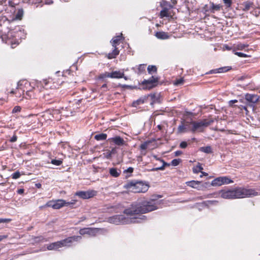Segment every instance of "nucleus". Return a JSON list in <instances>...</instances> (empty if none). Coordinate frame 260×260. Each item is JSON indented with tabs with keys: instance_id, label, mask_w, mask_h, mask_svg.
<instances>
[{
	"instance_id": "nucleus-1",
	"label": "nucleus",
	"mask_w": 260,
	"mask_h": 260,
	"mask_svg": "<svg viewBox=\"0 0 260 260\" xmlns=\"http://www.w3.org/2000/svg\"><path fill=\"white\" fill-rule=\"evenodd\" d=\"M157 208L155 201L152 200L145 201L141 204L132 205L131 207L125 209L123 213L126 216L123 215H115L110 217L108 221L115 224L140 223L146 220V216L139 214L155 210Z\"/></svg>"
},
{
	"instance_id": "nucleus-2",
	"label": "nucleus",
	"mask_w": 260,
	"mask_h": 260,
	"mask_svg": "<svg viewBox=\"0 0 260 260\" xmlns=\"http://www.w3.org/2000/svg\"><path fill=\"white\" fill-rule=\"evenodd\" d=\"M219 193L221 198L226 199H241L256 196L259 194L253 189L244 187H236L233 189L221 190Z\"/></svg>"
},
{
	"instance_id": "nucleus-3",
	"label": "nucleus",
	"mask_w": 260,
	"mask_h": 260,
	"mask_svg": "<svg viewBox=\"0 0 260 260\" xmlns=\"http://www.w3.org/2000/svg\"><path fill=\"white\" fill-rule=\"evenodd\" d=\"M149 185L140 181H131L128 182L124 185V188L129 191L135 193L146 192L148 188Z\"/></svg>"
},
{
	"instance_id": "nucleus-4",
	"label": "nucleus",
	"mask_w": 260,
	"mask_h": 260,
	"mask_svg": "<svg viewBox=\"0 0 260 260\" xmlns=\"http://www.w3.org/2000/svg\"><path fill=\"white\" fill-rule=\"evenodd\" d=\"M76 201L72 200L71 202H66L64 200H58L55 202H48L44 207H50L55 209H59L64 206H71L75 204Z\"/></svg>"
},
{
	"instance_id": "nucleus-5",
	"label": "nucleus",
	"mask_w": 260,
	"mask_h": 260,
	"mask_svg": "<svg viewBox=\"0 0 260 260\" xmlns=\"http://www.w3.org/2000/svg\"><path fill=\"white\" fill-rule=\"evenodd\" d=\"M213 122V120H204L199 122L192 121L191 124L192 125V128L191 131L194 133L196 131H202V128L204 127H207L211 123Z\"/></svg>"
},
{
	"instance_id": "nucleus-6",
	"label": "nucleus",
	"mask_w": 260,
	"mask_h": 260,
	"mask_svg": "<svg viewBox=\"0 0 260 260\" xmlns=\"http://www.w3.org/2000/svg\"><path fill=\"white\" fill-rule=\"evenodd\" d=\"M234 181L227 176L219 177L214 179L211 182L212 186H220L223 184H229Z\"/></svg>"
},
{
	"instance_id": "nucleus-7",
	"label": "nucleus",
	"mask_w": 260,
	"mask_h": 260,
	"mask_svg": "<svg viewBox=\"0 0 260 260\" xmlns=\"http://www.w3.org/2000/svg\"><path fill=\"white\" fill-rule=\"evenodd\" d=\"M158 78L157 77L152 76V77L148 80H144L142 83L143 89H150L155 87L158 82Z\"/></svg>"
},
{
	"instance_id": "nucleus-8",
	"label": "nucleus",
	"mask_w": 260,
	"mask_h": 260,
	"mask_svg": "<svg viewBox=\"0 0 260 260\" xmlns=\"http://www.w3.org/2000/svg\"><path fill=\"white\" fill-rule=\"evenodd\" d=\"M97 192L94 190L80 191L76 193V195L83 199H88L96 196Z\"/></svg>"
},
{
	"instance_id": "nucleus-9",
	"label": "nucleus",
	"mask_w": 260,
	"mask_h": 260,
	"mask_svg": "<svg viewBox=\"0 0 260 260\" xmlns=\"http://www.w3.org/2000/svg\"><path fill=\"white\" fill-rule=\"evenodd\" d=\"M81 237L79 236H74L72 237H68L64 240L59 241L61 244V246L62 247H70L72 245V243L73 241H77L81 239Z\"/></svg>"
},
{
	"instance_id": "nucleus-10",
	"label": "nucleus",
	"mask_w": 260,
	"mask_h": 260,
	"mask_svg": "<svg viewBox=\"0 0 260 260\" xmlns=\"http://www.w3.org/2000/svg\"><path fill=\"white\" fill-rule=\"evenodd\" d=\"M105 77H109L112 78H124L125 80L127 78L124 76L123 72L120 71H114L112 73H106L105 74L101 75V78H103Z\"/></svg>"
},
{
	"instance_id": "nucleus-11",
	"label": "nucleus",
	"mask_w": 260,
	"mask_h": 260,
	"mask_svg": "<svg viewBox=\"0 0 260 260\" xmlns=\"http://www.w3.org/2000/svg\"><path fill=\"white\" fill-rule=\"evenodd\" d=\"M99 232V230L93 228H84L79 231L80 235L87 234L91 236H94Z\"/></svg>"
},
{
	"instance_id": "nucleus-12",
	"label": "nucleus",
	"mask_w": 260,
	"mask_h": 260,
	"mask_svg": "<svg viewBox=\"0 0 260 260\" xmlns=\"http://www.w3.org/2000/svg\"><path fill=\"white\" fill-rule=\"evenodd\" d=\"M110 142H113L115 145L122 146L124 144V140L120 136H116L108 139Z\"/></svg>"
},
{
	"instance_id": "nucleus-13",
	"label": "nucleus",
	"mask_w": 260,
	"mask_h": 260,
	"mask_svg": "<svg viewBox=\"0 0 260 260\" xmlns=\"http://www.w3.org/2000/svg\"><path fill=\"white\" fill-rule=\"evenodd\" d=\"M61 244L59 241L52 243L47 245V248L49 250H57L59 248H61Z\"/></svg>"
},
{
	"instance_id": "nucleus-14",
	"label": "nucleus",
	"mask_w": 260,
	"mask_h": 260,
	"mask_svg": "<svg viewBox=\"0 0 260 260\" xmlns=\"http://www.w3.org/2000/svg\"><path fill=\"white\" fill-rule=\"evenodd\" d=\"M153 157L157 160H159L160 162L162 163V165L160 167H157L154 168L152 169L151 171H158V170H164L165 169V168L166 166H170V164L165 162L163 160L157 159L155 155H154Z\"/></svg>"
},
{
	"instance_id": "nucleus-15",
	"label": "nucleus",
	"mask_w": 260,
	"mask_h": 260,
	"mask_svg": "<svg viewBox=\"0 0 260 260\" xmlns=\"http://www.w3.org/2000/svg\"><path fill=\"white\" fill-rule=\"evenodd\" d=\"M109 174L113 177H118L121 174V170L115 168H111L109 169Z\"/></svg>"
},
{
	"instance_id": "nucleus-16",
	"label": "nucleus",
	"mask_w": 260,
	"mask_h": 260,
	"mask_svg": "<svg viewBox=\"0 0 260 260\" xmlns=\"http://www.w3.org/2000/svg\"><path fill=\"white\" fill-rule=\"evenodd\" d=\"M155 36L158 39L165 40L169 38L168 34L164 31L156 32Z\"/></svg>"
},
{
	"instance_id": "nucleus-17",
	"label": "nucleus",
	"mask_w": 260,
	"mask_h": 260,
	"mask_svg": "<svg viewBox=\"0 0 260 260\" xmlns=\"http://www.w3.org/2000/svg\"><path fill=\"white\" fill-rule=\"evenodd\" d=\"M155 140L153 139L151 140H148L147 141L144 142V143H143L142 144H141L140 145V149L141 150H146L148 148L149 144L150 143H151L152 142H155Z\"/></svg>"
},
{
	"instance_id": "nucleus-18",
	"label": "nucleus",
	"mask_w": 260,
	"mask_h": 260,
	"mask_svg": "<svg viewBox=\"0 0 260 260\" xmlns=\"http://www.w3.org/2000/svg\"><path fill=\"white\" fill-rule=\"evenodd\" d=\"M231 69L230 67H224L211 71L213 73H221L226 72Z\"/></svg>"
},
{
	"instance_id": "nucleus-19",
	"label": "nucleus",
	"mask_w": 260,
	"mask_h": 260,
	"mask_svg": "<svg viewBox=\"0 0 260 260\" xmlns=\"http://www.w3.org/2000/svg\"><path fill=\"white\" fill-rule=\"evenodd\" d=\"M201 183V182L198 181H190L186 182L187 186H190L192 188H197L198 187V185Z\"/></svg>"
},
{
	"instance_id": "nucleus-20",
	"label": "nucleus",
	"mask_w": 260,
	"mask_h": 260,
	"mask_svg": "<svg viewBox=\"0 0 260 260\" xmlns=\"http://www.w3.org/2000/svg\"><path fill=\"white\" fill-rule=\"evenodd\" d=\"M107 135L106 134L102 133L94 136V139L97 141L105 140L107 139Z\"/></svg>"
},
{
	"instance_id": "nucleus-21",
	"label": "nucleus",
	"mask_w": 260,
	"mask_h": 260,
	"mask_svg": "<svg viewBox=\"0 0 260 260\" xmlns=\"http://www.w3.org/2000/svg\"><path fill=\"white\" fill-rule=\"evenodd\" d=\"M242 5L243 6V10L244 11H248L253 6V3L250 2H244Z\"/></svg>"
},
{
	"instance_id": "nucleus-22",
	"label": "nucleus",
	"mask_w": 260,
	"mask_h": 260,
	"mask_svg": "<svg viewBox=\"0 0 260 260\" xmlns=\"http://www.w3.org/2000/svg\"><path fill=\"white\" fill-rule=\"evenodd\" d=\"M147 70L149 74L153 75L156 73L157 68L155 66H149Z\"/></svg>"
},
{
	"instance_id": "nucleus-23",
	"label": "nucleus",
	"mask_w": 260,
	"mask_h": 260,
	"mask_svg": "<svg viewBox=\"0 0 260 260\" xmlns=\"http://www.w3.org/2000/svg\"><path fill=\"white\" fill-rule=\"evenodd\" d=\"M200 150L204 153L208 154L212 152V148L210 146L201 147Z\"/></svg>"
},
{
	"instance_id": "nucleus-24",
	"label": "nucleus",
	"mask_w": 260,
	"mask_h": 260,
	"mask_svg": "<svg viewBox=\"0 0 260 260\" xmlns=\"http://www.w3.org/2000/svg\"><path fill=\"white\" fill-rule=\"evenodd\" d=\"M187 126V124H186V125L183 124L180 125L178 127V132L179 133H183L187 132L188 131Z\"/></svg>"
},
{
	"instance_id": "nucleus-25",
	"label": "nucleus",
	"mask_w": 260,
	"mask_h": 260,
	"mask_svg": "<svg viewBox=\"0 0 260 260\" xmlns=\"http://www.w3.org/2000/svg\"><path fill=\"white\" fill-rule=\"evenodd\" d=\"M121 36L122 34H121L120 36H116L112 39L111 43L113 47H116V45L118 44V42L120 40Z\"/></svg>"
},
{
	"instance_id": "nucleus-26",
	"label": "nucleus",
	"mask_w": 260,
	"mask_h": 260,
	"mask_svg": "<svg viewBox=\"0 0 260 260\" xmlns=\"http://www.w3.org/2000/svg\"><path fill=\"white\" fill-rule=\"evenodd\" d=\"M160 16L161 18L168 17V9L166 7L164 8V9L160 12Z\"/></svg>"
},
{
	"instance_id": "nucleus-27",
	"label": "nucleus",
	"mask_w": 260,
	"mask_h": 260,
	"mask_svg": "<svg viewBox=\"0 0 260 260\" xmlns=\"http://www.w3.org/2000/svg\"><path fill=\"white\" fill-rule=\"evenodd\" d=\"M23 11L22 9H19V10H18V11H17L16 14L15 15V19H18V20H21L23 17Z\"/></svg>"
},
{
	"instance_id": "nucleus-28",
	"label": "nucleus",
	"mask_w": 260,
	"mask_h": 260,
	"mask_svg": "<svg viewBox=\"0 0 260 260\" xmlns=\"http://www.w3.org/2000/svg\"><path fill=\"white\" fill-rule=\"evenodd\" d=\"M203 169V168L201 166V165L199 163L197 166L193 168V172L194 173L197 174L201 172Z\"/></svg>"
},
{
	"instance_id": "nucleus-29",
	"label": "nucleus",
	"mask_w": 260,
	"mask_h": 260,
	"mask_svg": "<svg viewBox=\"0 0 260 260\" xmlns=\"http://www.w3.org/2000/svg\"><path fill=\"white\" fill-rule=\"evenodd\" d=\"M118 54L119 51L115 48L112 53H109L108 57L110 59L115 58Z\"/></svg>"
},
{
	"instance_id": "nucleus-30",
	"label": "nucleus",
	"mask_w": 260,
	"mask_h": 260,
	"mask_svg": "<svg viewBox=\"0 0 260 260\" xmlns=\"http://www.w3.org/2000/svg\"><path fill=\"white\" fill-rule=\"evenodd\" d=\"M211 11L212 13H214L215 11H219L220 9V6L219 5H214L213 3H211Z\"/></svg>"
},
{
	"instance_id": "nucleus-31",
	"label": "nucleus",
	"mask_w": 260,
	"mask_h": 260,
	"mask_svg": "<svg viewBox=\"0 0 260 260\" xmlns=\"http://www.w3.org/2000/svg\"><path fill=\"white\" fill-rule=\"evenodd\" d=\"M51 163L55 166H60L62 163V160L61 159H53L51 160Z\"/></svg>"
},
{
	"instance_id": "nucleus-32",
	"label": "nucleus",
	"mask_w": 260,
	"mask_h": 260,
	"mask_svg": "<svg viewBox=\"0 0 260 260\" xmlns=\"http://www.w3.org/2000/svg\"><path fill=\"white\" fill-rule=\"evenodd\" d=\"M144 101L141 99H139L137 101L134 102L132 104V106L136 107L137 105L144 103Z\"/></svg>"
},
{
	"instance_id": "nucleus-33",
	"label": "nucleus",
	"mask_w": 260,
	"mask_h": 260,
	"mask_svg": "<svg viewBox=\"0 0 260 260\" xmlns=\"http://www.w3.org/2000/svg\"><path fill=\"white\" fill-rule=\"evenodd\" d=\"M245 100H246L247 102L249 104H250V103H252V104H251V106H253V104L256 103L258 101V99H252V98H250V99H244Z\"/></svg>"
},
{
	"instance_id": "nucleus-34",
	"label": "nucleus",
	"mask_w": 260,
	"mask_h": 260,
	"mask_svg": "<svg viewBox=\"0 0 260 260\" xmlns=\"http://www.w3.org/2000/svg\"><path fill=\"white\" fill-rule=\"evenodd\" d=\"M181 162V159L179 158L178 159H174L171 161V165L173 166H177L179 163Z\"/></svg>"
},
{
	"instance_id": "nucleus-35",
	"label": "nucleus",
	"mask_w": 260,
	"mask_h": 260,
	"mask_svg": "<svg viewBox=\"0 0 260 260\" xmlns=\"http://www.w3.org/2000/svg\"><path fill=\"white\" fill-rule=\"evenodd\" d=\"M20 173L19 171H16L12 174V178L14 179H17L20 177Z\"/></svg>"
},
{
	"instance_id": "nucleus-36",
	"label": "nucleus",
	"mask_w": 260,
	"mask_h": 260,
	"mask_svg": "<svg viewBox=\"0 0 260 260\" xmlns=\"http://www.w3.org/2000/svg\"><path fill=\"white\" fill-rule=\"evenodd\" d=\"M183 83V79L182 78H180L179 79L176 80L174 83V84L176 86H178L180 85H182Z\"/></svg>"
},
{
	"instance_id": "nucleus-37",
	"label": "nucleus",
	"mask_w": 260,
	"mask_h": 260,
	"mask_svg": "<svg viewBox=\"0 0 260 260\" xmlns=\"http://www.w3.org/2000/svg\"><path fill=\"white\" fill-rule=\"evenodd\" d=\"M235 54L240 57H247L249 56V55H248L246 54H244L242 52H236L235 53Z\"/></svg>"
},
{
	"instance_id": "nucleus-38",
	"label": "nucleus",
	"mask_w": 260,
	"mask_h": 260,
	"mask_svg": "<svg viewBox=\"0 0 260 260\" xmlns=\"http://www.w3.org/2000/svg\"><path fill=\"white\" fill-rule=\"evenodd\" d=\"M248 47V45L240 44L237 45V48L238 50H243V49H244L245 47Z\"/></svg>"
},
{
	"instance_id": "nucleus-39",
	"label": "nucleus",
	"mask_w": 260,
	"mask_h": 260,
	"mask_svg": "<svg viewBox=\"0 0 260 260\" xmlns=\"http://www.w3.org/2000/svg\"><path fill=\"white\" fill-rule=\"evenodd\" d=\"M11 221L10 218H0V223H9Z\"/></svg>"
},
{
	"instance_id": "nucleus-40",
	"label": "nucleus",
	"mask_w": 260,
	"mask_h": 260,
	"mask_svg": "<svg viewBox=\"0 0 260 260\" xmlns=\"http://www.w3.org/2000/svg\"><path fill=\"white\" fill-rule=\"evenodd\" d=\"M21 109V108L20 106H15L12 110V113H15L19 112L20 111Z\"/></svg>"
},
{
	"instance_id": "nucleus-41",
	"label": "nucleus",
	"mask_w": 260,
	"mask_h": 260,
	"mask_svg": "<svg viewBox=\"0 0 260 260\" xmlns=\"http://www.w3.org/2000/svg\"><path fill=\"white\" fill-rule=\"evenodd\" d=\"M134 171V168L132 167H129L126 170H125L123 171L124 173H132Z\"/></svg>"
},
{
	"instance_id": "nucleus-42",
	"label": "nucleus",
	"mask_w": 260,
	"mask_h": 260,
	"mask_svg": "<svg viewBox=\"0 0 260 260\" xmlns=\"http://www.w3.org/2000/svg\"><path fill=\"white\" fill-rule=\"evenodd\" d=\"M187 146V144L186 142L183 141L180 143V147L181 148H185Z\"/></svg>"
},
{
	"instance_id": "nucleus-43",
	"label": "nucleus",
	"mask_w": 260,
	"mask_h": 260,
	"mask_svg": "<svg viewBox=\"0 0 260 260\" xmlns=\"http://www.w3.org/2000/svg\"><path fill=\"white\" fill-rule=\"evenodd\" d=\"M17 137L16 135H14L10 139V142H15L17 141Z\"/></svg>"
},
{
	"instance_id": "nucleus-44",
	"label": "nucleus",
	"mask_w": 260,
	"mask_h": 260,
	"mask_svg": "<svg viewBox=\"0 0 260 260\" xmlns=\"http://www.w3.org/2000/svg\"><path fill=\"white\" fill-rule=\"evenodd\" d=\"M224 3L228 6L230 7L231 5L232 4V1L231 0H223Z\"/></svg>"
},
{
	"instance_id": "nucleus-45",
	"label": "nucleus",
	"mask_w": 260,
	"mask_h": 260,
	"mask_svg": "<svg viewBox=\"0 0 260 260\" xmlns=\"http://www.w3.org/2000/svg\"><path fill=\"white\" fill-rule=\"evenodd\" d=\"M8 237V235H1L0 236V242L5 239H7Z\"/></svg>"
},
{
	"instance_id": "nucleus-46",
	"label": "nucleus",
	"mask_w": 260,
	"mask_h": 260,
	"mask_svg": "<svg viewBox=\"0 0 260 260\" xmlns=\"http://www.w3.org/2000/svg\"><path fill=\"white\" fill-rule=\"evenodd\" d=\"M231 48L228 46L227 45H224L223 46V50H231Z\"/></svg>"
},
{
	"instance_id": "nucleus-47",
	"label": "nucleus",
	"mask_w": 260,
	"mask_h": 260,
	"mask_svg": "<svg viewBox=\"0 0 260 260\" xmlns=\"http://www.w3.org/2000/svg\"><path fill=\"white\" fill-rule=\"evenodd\" d=\"M237 102H238L237 100H231L229 102V104L232 106L233 104H235Z\"/></svg>"
},
{
	"instance_id": "nucleus-48",
	"label": "nucleus",
	"mask_w": 260,
	"mask_h": 260,
	"mask_svg": "<svg viewBox=\"0 0 260 260\" xmlns=\"http://www.w3.org/2000/svg\"><path fill=\"white\" fill-rule=\"evenodd\" d=\"M168 3L166 1H162V2H161V7H165V6H168Z\"/></svg>"
},
{
	"instance_id": "nucleus-49",
	"label": "nucleus",
	"mask_w": 260,
	"mask_h": 260,
	"mask_svg": "<svg viewBox=\"0 0 260 260\" xmlns=\"http://www.w3.org/2000/svg\"><path fill=\"white\" fill-rule=\"evenodd\" d=\"M24 192V189L22 188H20L17 190V193L18 194H22Z\"/></svg>"
},
{
	"instance_id": "nucleus-50",
	"label": "nucleus",
	"mask_w": 260,
	"mask_h": 260,
	"mask_svg": "<svg viewBox=\"0 0 260 260\" xmlns=\"http://www.w3.org/2000/svg\"><path fill=\"white\" fill-rule=\"evenodd\" d=\"M208 202L210 204L212 205V204H216V203H217V202H217V201H208Z\"/></svg>"
},
{
	"instance_id": "nucleus-51",
	"label": "nucleus",
	"mask_w": 260,
	"mask_h": 260,
	"mask_svg": "<svg viewBox=\"0 0 260 260\" xmlns=\"http://www.w3.org/2000/svg\"><path fill=\"white\" fill-rule=\"evenodd\" d=\"M139 70L140 71L144 70V65H143V64H140V65L139 66Z\"/></svg>"
},
{
	"instance_id": "nucleus-52",
	"label": "nucleus",
	"mask_w": 260,
	"mask_h": 260,
	"mask_svg": "<svg viewBox=\"0 0 260 260\" xmlns=\"http://www.w3.org/2000/svg\"><path fill=\"white\" fill-rule=\"evenodd\" d=\"M181 153H182L181 151H177L175 152V155L176 156H178V155H180Z\"/></svg>"
},
{
	"instance_id": "nucleus-53",
	"label": "nucleus",
	"mask_w": 260,
	"mask_h": 260,
	"mask_svg": "<svg viewBox=\"0 0 260 260\" xmlns=\"http://www.w3.org/2000/svg\"><path fill=\"white\" fill-rule=\"evenodd\" d=\"M202 173L203 174V175L207 176L208 175L207 173H205V172H202Z\"/></svg>"
},
{
	"instance_id": "nucleus-54",
	"label": "nucleus",
	"mask_w": 260,
	"mask_h": 260,
	"mask_svg": "<svg viewBox=\"0 0 260 260\" xmlns=\"http://www.w3.org/2000/svg\"><path fill=\"white\" fill-rule=\"evenodd\" d=\"M157 127H158V128L159 129H161V126L160 125H158L157 126Z\"/></svg>"
},
{
	"instance_id": "nucleus-55",
	"label": "nucleus",
	"mask_w": 260,
	"mask_h": 260,
	"mask_svg": "<svg viewBox=\"0 0 260 260\" xmlns=\"http://www.w3.org/2000/svg\"><path fill=\"white\" fill-rule=\"evenodd\" d=\"M37 186L38 187H39L40 186H41V184H37Z\"/></svg>"
},
{
	"instance_id": "nucleus-56",
	"label": "nucleus",
	"mask_w": 260,
	"mask_h": 260,
	"mask_svg": "<svg viewBox=\"0 0 260 260\" xmlns=\"http://www.w3.org/2000/svg\"><path fill=\"white\" fill-rule=\"evenodd\" d=\"M106 87V84H104L102 86V87Z\"/></svg>"
},
{
	"instance_id": "nucleus-57",
	"label": "nucleus",
	"mask_w": 260,
	"mask_h": 260,
	"mask_svg": "<svg viewBox=\"0 0 260 260\" xmlns=\"http://www.w3.org/2000/svg\"><path fill=\"white\" fill-rule=\"evenodd\" d=\"M250 98H254V97L253 96H250Z\"/></svg>"
}]
</instances>
